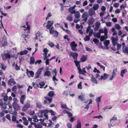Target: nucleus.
I'll return each instance as SVG.
<instances>
[{
	"instance_id": "44",
	"label": "nucleus",
	"mask_w": 128,
	"mask_h": 128,
	"mask_svg": "<svg viewBox=\"0 0 128 128\" xmlns=\"http://www.w3.org/2000/svg\"><path fill=\"white\" fill-rule=\"evenodd\" d=\"M102 96H100V97H97L96 99V100L97 102H101V99Z\"/></svg>"
},
{
	"instance_id": "64",
	"label": "nucleus",
	"mask_w": 128,
	"mask_h": 128,
	"mask_svg": "<svg viewBox=\"0 0 128 128\" xmlns=\"http://www.w3.org/2000/svg\"><path fill=\"white\" fill-rule=\"evenodd\" d=\"M5 113L4 112H2L0 113V116L2 117L4 116V115Z\"/></svg>"
},
{
	"instance_id": "34",
	"label": "nucleus",
	"mask_w": 128,
	"mask_h": 128,
	"mask_svg": "<svg viewBox=\"0 0 128 128\" xmlns=\"http://www.w3.org/2000/svg\"><path fill=\"white\" fill-rule=\"evenodd\" d=\"M104 42L105 46H108L110 43L109 40H106L104 41Z\"/></svg>"
},
{
	"instance_id": "42",
	"label": "nucleus",
	"mask_w": 128,
	"mask_h": 128,
	"mask_svg": "<svg viewBox=\"0 0 128 128\" xmlns=\"http://www.w3.org/2000/svg\"><path fill=\"white\" fill-rule=\"evenodd\" d=\"M70 45L71 47H76L77 45L75 44V42L73 41L70 44Z\"/></svg>"
},
{
	"instance_id": "53",
	"label": "nucleus",
	"mask_w": 128,
	"mask_h": 128,
	"mask_svg": "<svg viewBox=\"0 0 128 128\" xmlns=\"http://www.w3.org/2000/svg\"><path fill=\"white\" fill-rule=\"evenodd\" d=\"M29 114L31 116H33L34 114V112L33 110H30L28 112Z\"/></svg>"
},
{
	"instance_id": "56",
	"label": "nucleus",
	"mask_w": 128,
	"mask_h": 128,
	"mask_svg": "<svg viewBox=\"0 0 128 128\" xmlns=\"http://www.w3.org/2000/svg\"><path fill=\"white\" fill-rule=\"evenodd\" d=\"M106 13L105 11H102L101 12L100 14V16L102 18V17L103 16L104 14Z\"/></svg>"
},
{
	"instance_id": "62",
	"label": "nucleus",
	"mask_w": 128,
	"mask_h": 128,
	"mask_svg": "<svg viewBox=\"0 0 128 128\" xmlns=\"http://www.w3.org/2000/svg\"><path fill=\"white\" fill-rule=\"evenodd\" d=\"M24 124L26 126H27L28 124V122L27 120H26L24 121L23 122Z\"/></svg>"
},
{
	"instance_id": "30",
	"label": "nucleus",
	"mask_w": 128,
	"mask_h": 128,
	"mask_svg": "<svg viewBox=\"0 0 128 128\" xmlns=\"http://www.w3.org/2000/svg\"><path fill=\"white\" fill-rule=\"evenodd\" d=\"M94 36L95 37H96L98 38H99L100 36V34L99 32H98L97 33H94Z\"/></svg>"
},
{
	"instance_id": "55",
	"label": "nucleus",
	"mask_w": 128,
	"mask_h": 128,
	"mask_svg": "<svg viewBox=\"0 0 128 128\" xmlns=\"http://www.w3.org/2000/svg\"><path fill=\"white\" fill-rule=\"evenodd\" d=\"M93 41L95 44H98L99 42L98 40L96 38H94L93 40Z\"/></svg>"
},
{
	"instance_id": "41",
	"label": "nucleus",
	"mask_w": 128,
	"mask_h": 128,
	"mask_svg": "<svg viewBox=\"0 0 128 128\" xmlns=\"http://www.w3.org/2000/svg\"><path fill=\"white\" fill-rule=\"evenodd\" d=\"M36 105L37 107L40 108H41L42 106L41 103L40 102L36 103Z\"/></svg>"
},
{
	"instance_id": "58",
	"label": "nucleus",
	"mask_w": 128,
	"mask_h": 128,
	"mask_svg": "<svg viewBox=\"0 0 128 128\" xmlns=\"http://www.w3.org/2000/svg\"><path fill=\"white\" fill-rule=\"evenodd\" d=\"M18 87L19 88H22L24 86V84H22V85H20L19 84H18L17 85Z\"/></svg>"
},
{
	"instance_id": "23",
	"label": "nucleus",
	"mask_w": 128,
	"mask_h": 128,
	"mask_svg": "<svg viewBox=\"0 0 128 128\" xmlns=\"http://www.w3.org/2000/svg\"><path fill=\"white\" fill-rule=\"evenodd\" d=\"M95 20L93 18L90 19L88 20V24L89 25H92L93 24Z\"/></svg>"
},
{
	"instance_id": "45",
	"label": "nucleus",
	"mask_w": 128,
	"mask_h": 128,
	"mask_svg": "<svg viewBox=\"0 0 128 128\" xmlns=\"http://www.w3.org/2000/svg\"><path fill=\"white\" fill-rule=\"evenodd\" d=\"M118 30H120L121 27L118 24H116L114 26Z\"/></svg>"
},
{
	"instance_id": "54",
	"label": "nucleus",
	"mask_w": 128,
	"mask_h": 128,
	"mask_svg": "<svg viewBox=\"0 0 128 128\" xmlns=\"http://www.w3.org/2000/svg\"><path fill=\"white\" fill-rule=\"evenodd\" d=\"M35 127L36 128H43L42 125L40 124H36V126H35Z\"/></svg>"
},
{
	"instance_id": "35",
	"label": "nucleus",
	"mask_w": 128,
	"mask_h": 128,
	"mask_svg": "<svg viewBox=\"0 0 128 128\" xmlns=\"http://www.w3.org/2000/svg\"><path fill=\"white\" fill-rule=\"evenodd\" d=\"M24 30L26 31L27 34H28L30 32V26H28Z\"/></svg>"
},
{
	"instance_id": "60",
	"label": "nucleus",
	"mask_w": 128,
	"mask_h": 128,
	"mask_svg": "<svg viewBox=\"0 0 128 128\" xmlns=\"http://www.w3.org/2000/svg\"><path fill=\"white\" fill-rule=\"evenodd\" d=\"M66 125L68 128H72V124L70 123H67Z\"/></svg>"
},
{
	"instance_id": "46",
	"label": "nucleus",
	"mask_w": 128,
	"mask_h": 128,
	"mask_svg": "<svg viewBox=\"0 0 128 128\" xmlns=\"http://www.w3.org/2000/svg\"><path fill=\"white\" fill-rule=\"evenodd\" d=\"M82 82H81L78 84V89L81 90L82 89Z\"/></svg>"
},
{
	"instance_id": "37",
	"label": "nucleus",
	"mask_w": 128,
	"mask_h": 128,
	"mask_svg": "<svg viewBox=\"0 0 128 128\" xmlns=\"http://www.w3.org/2000/svg\"><path fill=\"white\" fill-rule=\"evenodd\" d=\"M0 67L1 68L4 70H5L6 68V66L2 64H0Z\"/></svg>"
},
{
	"instance_id": "4",
	"label": "nucleus",
	"mask_w": 128,
	"mask_h": 128,
	"mask_svg": "<svg viewBox=\"0 0 128 128\" xmlns=\"http://www.w3.org/2000/svg\"><path fill=\"white\" fill-rule=\"evenodd\" d=\"M44 68V67H42L38 69L35 74V78H39L40 77V75L41 74L42 71Z\"/></svg>"
},
{
	"instance_id": "63",
	"label": "nucleus",
	"mask_w": 128,
	"mask_h": 128,
	"mask_svg": "<svg viewBox=\"0 0 128 128\" xmlns=\"http://www.w3.org/2000/svg\"><path fill=\"white\" fill-rule=\"evenodd\" d=\"M17 113L16 111L15 110H14L12 114L14 115L15 116H17Z\"/></svg>"
},
{
	"instance_id": "21",
	"label": "nucleus",
	"mask_w": 128,
	"mask_h": 128,
	"mask_svg": "<svg viewBox=\"0 0 128 128\" xmlns=\"http://www.w3.org/2000/svg\"><path fill=\"white\" fill-rule=\"evenodd\" d=\"M87 59L86 56L85 55H83L80 58V61L82 62H84L86 61Z\"/></svg>"
},
{
	"instance_id": "14",
	"label": "nucleus",
	"mask_w": 128,
	"mask_h": 128,
	"mask_svg": "<svg viewBox=\"0 0 128 128\" xmlns=\"http://www.w3.org/2000/svg\"><path fill=\"white\" fill-rule=\"evenodd\" d=\"M26 98V96L25 95L23 94L22 95L20 98V102L22 104H24V101Z\"/></svg>"
},
{
	"instance_id": "26",
	"label": "nucleus",
	"mask_w": 128,
	"mask_h": 128,
	"mask_svg": "<svg viewBox=\"0 0 128 128\" xmlns=\"http://www.w3.org/2000/svg\"><path fill=\"white\" fill-rule=\"evenodd\" d=\"M14 80H8V83L10 85H13L16 84Z\"/></svg>"
},
{
	"instance_id": "48",
	"label": "nucleus",
	"mask_w": 128,
	"mask_h": 128,
	"mask_svg": "<svg viewBox=\"0 0 128 128\" xmlns=\"http://www.w3.org/2000/svg\"><path fill=\"white\" fill-rule=\"evenodd\" d=\"M43 52H44V54L47 55L48 52V50L46 48H44L43 50Z\"/></svg>"
},
{
	"instance_id": "11",
	"label": "nucleus",
	"mask_w": 128,
	"mask_h": 128,
	"mask_svg": "<svg viewBox=\"0 0 128 128\" xmlns=\"http://www.w3.org/2000/svg\"><path fill=\"white\" fill-rule=\"evenodd\" d=\"M117 71L116 69H114L112 70V76L110 78V80H112L116 76V72Z\"/></svg>"
},
{
	"instance_id": "8",
	"label": "nucleus",
	"mask_w": 128,
	"mask_h": 128,
	"mask_svg": "<svg viewBox=\"0 0 128 128\" xmlns=\"http://www.w3.org/2000/svg\"><path fill=\"white\" fill-rule=\"evenodd\" d=\"M111 40L113 46H115L117 44V42L118 40V39L115 38L114 36H112V37Z\"/></svg>"
},
{
	"instance_id": "51",
	"label": "nucleus",
	"mask_w": 128,
	"mask_h": 128,
	"mask_svg": "<svg viewBox=\"0 0 128 128\" xmlns=\"http://www.w3.org/2000/svg\"><path fill=\"white\" fill-rule=\"evenodd\" d=\"M93 30L92 29H91L89 32V36H92L93 34Z\"/></svg>"
},
{
	"instance_id": "40",
	"label": "nucleus",
	"mask_w": 128,
	"mask_h": 128,
	"mask_svg": "<svg viewBox=\"0 0 128 128\" xmlns=\"http://www.w3.org/2000/svg\"><path fill=\"white\" fill-rule=\"evenodd\" d=\"M122 50L124 53H127L128 54V47H127L125 48H123Z\"/></svg>"
},
{
	"instance_id": "52",
	"label": "nucleus",
	"mask_w": 128,
	"mask_h": 128,
	"mask_svg": "<svg viewBox=\"0 0 128 128\" xmlns=\"http://www.w3.org/2000/svg\"><path fill=\"white\" fill-rule=\"evenodd\" d=\"M16 117L13 115L12 116V120L13 122H15L16 121Z\"/></svg>"
},
{
	"instance_id": "43",
	"label": "nucleus",
	"mask_w": 128,
	"mask_h": 128,
	"mask_svg": "<svg viewBox=\"0 0 128 128\" xmlns=\"http://www.w3.org/2000/svg\"><path fill=\"white\" fill-rule=\"evenodd\" d=\"M48 44L50 47L52 48L54 46V44L52 42H49L48 43Z\"/></svg>"
},
{
	"instance_id": "59",
	"label": "nucleus",
	"mask_w": 128,
	"mask_h": 128,
	"mask_svg": "<svg viewBox=\"0 0 128 128\" xmlns=\"http://www.w3.org/2000/svg\"><path fill=\"white\" fill-rule=\"evenodd\" d=\"M61 108H64L66 109H68V107L67 106L66 104L62 105L61 106Z\"/></svg>"
},
{
	"instance_id": "57",
	"label": "nucleus",
	"mask_w": 128,
	"mask_h": 128,
	"mask_svg": "<svg viewBox=\"0 0 128 128\" xmlns=\"http://www.w3.org/2000/svg\"><path fill=\"white\" fill-rule=\"evenodd\" d=\"M6 118L8 120H11V118L10 115L9 114H7L6 116Z\"/></svg>"
},
{
	"instance_id": "38",
	"label": "nucleus",
	"mask_w": 128,
	"mask_h": 128,
	"mask_svg": "<svg viewBox=\"0 0 128 128\" xmlns=\"http://www.w3.org/2000/svg\"><path fill=\"white\" fill-rule=\"evenodd\" d=\"M28 51L26 50H24L22 51H21L20 53V54L21 55L26 54L27 53Z\"/></svg>"
},
{
	"instance_id": "7",
	"label": "nucleus",
	"mask_w": 128,
	"mask_h": 128,
	"mask_svg": "<svg viewBox=\"0 0 128 128\" xmlns=\"http://www.w3.org/2000/svg\"><path fill=\"white\" fill-rule=\"evenodd\" d=\"M30 107V102H28L25 104L23 106L22 108V111H24L26 110L28 108Z\"/></svg>"
},
{
	"instance_id": "24",
	"label": "nucleus",
	"mask_w": 128,
	"mask_h": 128,
	"mask_svg": "<svg viewBox=\"0 0 128 128\" xmlns=\"http://www.w3.org/2000/svg\"><path fill=\"white\" fill-rule=\"evenodd\" d=\"M68 11L71 14H74L76 10L72 8H71L70 7L68 8Z\"/></svg>"
},
{
	"instance_id": "25",
	"label": "nucleus",
	"mask_w": 128,
	"mask_h": 128,
	"mask_svg": "<svg viewBox=\"0 0 128 128\" xmlns=\"http://www.w3.org/2000/svg\"><path fill=\"white\" fill-rule=\"evenodd\" d=\"M66 19L70 21H71L72 20V15L69 14L66 18Z\"/></svg>"
},
{
	"instance_id": "27",
	"label": "nucleus",
	"mask_w": 128,
	"mask_h": 128,
	"mask_svg": "<svg viewBox=\"0 0 128 128\" xmlns=\"http://www.w3.org/2000/svg\"><path fill=\"white\" fill-rule=\"evenodd\" d=\"M51 75V72L49 71H46L44 74V76H50Z\"/></svg>"
},
{
	"instance_id": "61",
	"label": "nucleus",
	"mask_w": 128,
	"mask_h": 128,
	"mask_svg": "<svg viewBox=\"0 0 128 128\" xmlns=\"http://www.w3.org/2000/svg\"><path fill=\"white\" fill-rule=\"evenodd\" d=\"M93 72H96L98 73H100V72L96 68H94V70L93 71Z\"/></svg>"
},
{
	"instance_id": "5",
	"label": "nucleus",
	"mask_w": 128,
	"mask_h": 128,
	"mask_svg": "<svg viewBox=\"0 0 128 128\" xmlns=\"http://www.w3.org/2000/svg\"><path fill=\"white\" fill-rule=\"evenodd\" d=\"M88 14L87 12H86L84 13L82 16V18L83 19L82 20L84 22H86L87 20Z\"/></svg>"
},
{
	"instance_id": "36",
	"label": "nucleus",
	"mask_w": 128,
	"mask_h": 128,
	"mask_svg": "<svg viewBox=\"0 0 128 128\" xmlns=\"http://www.w3.org/2000/svg\"><path fill=\"white\" fill-rule=\"evenodd\" d=\"M45 85V83L44 82H41L38 84V85L40 86V88H41Z\"/></svg>"
},
{
	"instance_id": "16",
	"label": "nucleus",
	"mask_w": 128,
	"mask_h": 128,
	"mask_svg": "<svg viewBox=\"0 0 128 128\" xmlns=\"http://www.w3.org/2000/svg\"><path fill=\"white\" fill-rule=\"evenodd\" d=\"M74 16L76 19H78L79 18L80 16V12L78 11H75V12Z\"/></svg>"
},
{
	"instance_id": "13",
	"label": "nucleus",
	"mask_w": 128,
	"mask_h": 128,
	"mask_svg": "<svg viewBox=\"0 0 128 128\" xmlns=\"http://www.w3.org/2000/svg\"><path fill=\"white\" fill-rule=\"evenodd\" d=\"M78 97L81 101H84L85 100L84 94H83L82 93L81 95L78 96Z\"/></svg>"
},
{
	"instance_id": "32",
	"label": "nucleus",
	"mask_w": 128,
	"mask_h": 128,
	"mask_svg": "<svg viewBox=\"0 0 128 128\" xmlns=\"http://www.w3.org/2000/svg\"><path fill=\"white\" fill-rule=\"evenodd\" d=\"M32 84L33 86L36 88H38L39 87L38 84L34 82H32Z\"/></svg>"
},
{
	"instance_id": "33",
	"label": "nucleus",
	"mask_w": 128,
	"mask_h": 128,
	"mask_svg": "<svg viewBox=\"0 0 128 128\" xmlns=\"http://www.w3.org/2000/svg\"><path fill=\"white\" fill-rule=\"evenodd\" d=\"M30 64H34L35 62V60L34 57H31L30 58Z\"/></svg>"
},
{
	"instance_id": "12",
	"label": "nucleus",
	"mask_w": 128,
	"mask_h": 128,
	"mask_svg": "<svg viewBox=\"0 0 128 128\" xmlns=\"http://www.w3.org/2000/svg\"><path fill=\"white\" fill-rule=\"evenodd\" d=\"M100 25V22H96L95 26L94 28V31H97L99 28Z\"/></svg>"
},
{
	"instance_id": "29",
	"label": "nucleus",
	"mask_w": 128,
	"mask_h": 128,
	"mask_svg": "<svg viewBox=\"0 0 128 128\" xmlns=\"http://www.w3.org/2000/svg\"><path fill=\"white\" fill-rule=\"evenodd\" d=\"M54 91H51L49 92L48 95L50 97V98H52V97L54 96Z\"/></svg>"
},
{
	"instance_id": "10",
	"label": "nucleus",
	"mask_w": 128,
	"mask_h": 128,
	"mask_svg": "<svg viewBox=\"0 0 128 128\" xmlns=\"http://www.w3.org/2000/svg\"><path fill=\"white\" fill-rule=\"evenodd\" d=\"M88 13L89 16H92L94 15L95 13V11L91 8L88 10Z\"/></svg>"
},
{
	"instance_id": "39",
	"label": "nucleus",
	"mask_w": 128,
	"mask_h": 128,
	"mask_svg": "<svg viewBox=\"0 0 128 128\" xmlns=\"http://www.w3.org/2000/svg\"><path fill=\"white\" fill-rule=\"evenodd\" d=\"M50 34H53V32L55 31L54 30V28L53 26L51 27V28L50 29Z\"/></svg>"
},
{
	"instance_id": "15",
	"label": "nucleus",
	"mask_w": 128,
	"mask_h": 128,
	"mask_svg": "<svg viewBox=\"0 0 128 128\" xmlns=\"http://www.w3.org/2000/svg\"><path fill=\"white\" fill-rule=\"evenodd\" d=\"M48 24L46 26L47 28L50 29V28L53 24V23L52 21H48Z\"/></svg>"
},
{
	"instance_id": "17",
	"label": "nucleus",
	"mask_w": 128,
	"mask_h": 128,
	"mask_svg": "<svg viewBox=\"0 0 128 128\" xmlns=\"http://www.w3.org/2000/svg\"><path fill=\"white\" fill-rule=\"evenodd\" d=\"M42 37L41 35V34L40 33H37L36 35V37L35 38L36 40H40L42 38Z\"/></svg>"
},
{
	"instance_id": "19",
	"label": "nucleus",
	"mask_w": 128,
	"mask_h": 128,
	"mask_svg": "<svg viewBox=\"0 0 128 128\" xmlns=\"http://www.w3.org/2000/svg\"><path fill=\"white\" fill-rule=\"evenodd\" d=\"M75 128H81V123L79 120H78L77 124Z\"/></svg>"
},
{
	"instance_id": "2",
	"label": "nucleus",
	"mask_w": 128,
	"mask_h": 128,
	"mask_svg": "<svg viewBox=\"0 0 128 128\" xmlns=\"http://www.w3.org/2000/svg\"><path fill=\"white\" fill-rule=\"evenodd\" d=\"M99 32L100 34L101 33H102L104 32V36H101L100 40L101 41H104L105 39H106L108 38V30L106 28L104 29V30L102 29H100L99 30Z\"/></svg>"
},
{
	"instance_id": "20",
	"label": "nucleus",
	"mask_w": 128,
	"mask_h": 128,
	"mask_svg": "<svg viewBox=\"0 0 128 128\" xmlns=\"http://www.w3.org/2000/svg\"><path fill=\"white\" fill-rule=\"evenodd\" d=\"M78 54H77L75 53H72L70 55V56H71L74 58L77 59Z\"/></svg>"
},
{
	"instance_id": "3",
	"label": "nucleus",
	"mask_w": 128,
	"mask_h": 128,
	"mask_svg": "<svg viewBox=\"0 0 128 128\" xmlns=\"http://www.w3.org/2000/svg\"><path fill=\"white\" fill-rule=\"evenodd\" d=\"M1 56L3 60H7L8 63H9V60L10 58L11 57H13L12 56H11L10 54L7 53L2 54Z\"/></svg>"
},
{
	"instance_id": "9",
	"label": "nucleus",
	"mask_w": 128,
	"mask_h": 128,
	"mask_svg": "<svg viewBox=\"0 0 128 128\" xmlns=\"http://www.w3.org/2000/svg\"><path fill=\"white\" fill-rule=\"evenodd\" d=\"M44 98L46 100H44V104H46L48 103L47 101L48 102V103H50L52 101V98H50L48 96H45Z\"/></svg>"
},
{
	"instance_id": "22",
	"label": "nucleus",
	"mask_w": 128,
	"mask_h": 128,
	"mask_svg": "<svg viewBox=\"0 0 128 128\" xmlns=\"http://www.w3.org/2000/svg\"><path fill=\"white\" fill-rule=\"evenodd\" d=\"M99 5L97 4H94L93 5L92 8L95 11L97 10L99 8Z\"/></svg>"
},
{
	"instance_id": "28",
	"label": "nucleus",
	"mask_w": 128,
	"mask_h": 128,
	"mask_svg": "<svg viewBox=\"0 0 128 128\" xmlns=\"http://www.w3.org/2000/svg\"><path fill=\"white\" fill-rule=\"evenodd\" d=\"M127 72V70L126 69H124L122 70L120 73V76L122 77L124 76V74Z\"/></svg>"
},
{
	"instance_id": "18",
	"label": "nucleus",
	"mask_w": 128,
	"mask_h": 128,
	"mask_svg": "<svg viewBox=\"0 0 128 128\" xmlns=\"http://www.w3.org/2000/svg\"><path fill=\"white\" fill-rule=\"evenodd\" d=\"M109 76V75L106 74H104L103 76H102L101 77V79L106 80L107 79Z\"/></svg>"
},
{
	"instance_id": "6",
	"label": "nucleus",
	"mask_w": 128,
	"mask_h": 128,
	"mask_svg": "<svg viewBox=\"0 0 128 128\" xmlns=\"http://www.w3.org/2000/svg\"><path fill=\"white\" fill-rule=\"evenodd\" d=\"M13 107L14 109L16 110H19L20 109V108L18 104L16 102H14L12 104Z\"/></svg>"
},
{
	"instance_id": "31",
	"label": "nucleus",
	"mask_w": 128,
	"mask_h": 128,
	"mask_svg": "<svg viewBox=\"0 0 128 128\" xmlns=\"http://www.w3.org/2000/svg\"><path fill=\"white\" fill-rule=\"evenodd\" d=\"M28 73L27 74L28 76H31L33 77L34 74V72L32 71H29Z\"/></svg>"
},
{
	"instance_id": "47",
	"label": "nucleus",
	"mask_w": 128,
	"mask_h": 128,
	"mask_svg": "<svg viewBox=\"0 0 128 128\" xmlns=\"http://www.w3.org/2000/svg\"><path fill=\"white\" fill-rule=\"evenodd\" d=\"M43 112H41L38 113V116L40 118H42L43 117Z\"/></svg>"
},
{
	"instance_id": "1",
	"label": "nucleus",
	"mask_w": 128,
	"mask_h": 128,
	"mask_svg": "<svg viewBox=\"0 0 128 128\" xmlns=\"http://www.w3.org/2000/svg\"><path fill=\"white\" fill-rule=\"evenodd\" d=\"M74 62L75 63L76 66L78 68L79 73L80 74H82L85 75L86 73V72L85 70V68H83L82 70L81 69L80 66V62L74 60Z\"/></svg>"
},
{
	"instance_id": "49",
	"label": "nucleus",
	"mask_w": 128,
	"mask_h": 128,
	"mask_svg": "<svg viewBox=\"0 0 128 128\" xmlns=\"http://www.w3.org/2000/svg\"><path fill=\"white\" fill-rule=\"evenodd\" d=\"M84 40L85 41H89L90 40V38L89 36H85L84 38Z\"/></svg>"
},
{
	"instance_id": "50",
	"label": "nucleus",
	"mask_w": 128,
	"mask_h": 128,
	"mask_svg": "<svg viewBox=\"0 0 128 128\" xmlns=\"http://www.w3.org/2000/svg\"><path fill=\"white\" fill-rule=\"evenodd\" d=\"M53 34H54V37H56L58 35V33L56 30H55L53 32Z\"/></svg>"
}]
</instances>
